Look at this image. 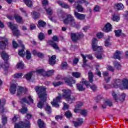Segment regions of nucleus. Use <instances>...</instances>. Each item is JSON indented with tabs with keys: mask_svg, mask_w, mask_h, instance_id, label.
Returning <instances> with one entry per match:
<instances>
[{
	"mask_svg": "<svg viewBox=\"0 0 128 128\" xmlns=\"http://www.w3.org/2000/svg\"><path fill=\"white\" fill-rule=\"evenodd\" d=\"M112 88H120L122 90H128V80L124 78L122 80L115 79L114 80L112 86L106 84L104 86L105 90Z\"/></svg>",
	"mask_w": 128,
	"mask_h": 128,
	"instance_id": "f257e3e1",
	"label": "nucleus"
},
{
	"mask_svg": "<svg viewBox=\"0 0 128 128\" xmlns=\"http://www.w3.org/2000/svg\"><path fill=\"white\" fill-rule=\"evenodd\" d=\"M34 89L40 100V101L38 103V107L39 108H42L44 106V103L46 100V88L44 86H36Z\"/></svg>",
	"mask_w": 128,
	"mask_h": 128,
	"instance_id": "f03ea898",
	"label": "nucleus"
},
{
	"mask_svg": "<svg viewBox=\"0 0 128 128\" xmlns=\"http://www.w3.org/2000/svg\"><path fill=\"white\" fill-rule=\"evenodd\" d=\"M98 44V40L96 38H94L92 40V48L94 52H97V53L95 54V56L98 60H100L102 58V47L98 46H96Z\"/></svg>",
	"mask_w": 128,
	"mask_h": 128,
	"instance_id": "7ed1b4c3",
	"label": "nucleus"
},
{
	"mask_svg": "<svg viewBox=\"0 0 128 128\" xmlns=\"http://www.w3.org/2000/svg\"><path fill=\"white\" fill-rule=\"evenodd\" d=\"M32 118V114H26L25 116L24 122H20L18 124H16L14 125V128H30V121L28 120Z\"/></svg>",
	"mask_w": 128,
	"mask_h": 128,
	"instance_id": "20e7f679",
	"label": "nucleus"
},
{
	"mask_svg": "<svg viewBox=\"0 0 128 128\" xmlns=\"http://www.w3.org/2000/svg\"><path fill=\"white\" fill-rule=\"evenodd\" d=\"M63 94L62 96L68 102V104H72L76 100V98L74 96H70L72 91L70 90H62Z\"/></svg>",
	"mask_w": 128,
	"mask_h": 128,
	"instance_id": "39448f33",
	"label": "nucleus"
},
{
	"mask_svg": "<svg viewBox=\"0 0 128 128\" xmlns=\"http://www.w3.org/2000/svg\"><path fill=\"white\" fill-rule=\"evenodd\" d=\"M59 18L60 20H63L64 24H68L72 20L74 19V18L70 14H67L66 18H64V15L62 14V16H60Z\"/></svg>",
	"mask_w": 128,
	"mask_h": 128,
	"instance_id": "423d86ee",
	"label": "nucleus"
},
{
	"mask_svg": "<svg viewBox=\"0 0 128 128\" xmlns=\"http://www.w3.org/2000/svg\"><path fill=\"white\" fill-rule=\"evenodd\" d=\"M7 24L10 28L12 30L13 34L16 36H20V31L18 30V26L10 22L7 23Z\"/></svg>",
	"mask_w": 128,
	"mask_h": 128,
	"instance_id": "0eeeda50",
	"label": "nucleus"
},
{
	"mask_svg": "<svg viewBox=\"0 0 128 128\" xmlns=\"http://www.w3.org/2000/svg\"><path fill=\"white\" fill-rule=\"evenodd\" d=\"M52 40H50L48 42V44H50L54 50H60V48H58V44L56 42H58V38L56 36H54L52 38Z\"/></svg>",
	"mask_w": 128,
	"mask_h": 128,
	"instance_id": "6e6552de",
	"label": "nucleus"
},
{
	"mask_svg": "<svg viewBox=\"0 0 128 128\" xmlns=\"http://www.w3.org/2000/svg\"><path fill=\"white\" fill-rule=\"evenodd\" d=\"M36 72L37 74H42L44 76H52L54 74V70H50L48 72H46L42 69H40L37 70Z\"/></svg>",
	"mask_w": 128,
	"mask_h": 128,
	"instance_id": "1a4fd4ad",
	"label": "nucleus"
},
{
	"mask_svg": "<svg viewBox=\"0 0 128 128\" xmlns=\"http://www.w3.org/2000/svg\"><path fill=\"white\" fill-rule=\"evenodd\" d=\"M84 86H86L87 88H88V86H90V82L88 81H84V84L83 83H80L78 84H77V89L79 92H82V90H86V87Z\"/></svg>",
	"mask_w": 128,
	"mask_h": 128,
	"instance_id": "9d476101",
	"label": "nucleus"
},
{
	"mask_svg": "<svg viewBox=\"0 0 128 128\" xmlns=\"http://www.w3.org/2000/svg\"><path fill=\"white\" fill-rule=\"evenodd\" d=\"M0 40H2L0 42V48L4 50L8 44V39L6 38L0 37Z\"/></svg>",
	"mask_w": 128,
	"mask_h": 128,
	"instance_id": "9b49d317",
	"label": "nucleus"
},
{
	"mask_svg": "<svg viewBox=\"0 0 128 128\" xmlns=\"http://www.w3.org/2000/svg\"><path fill=\"white\" fill-rule=\"evenodd\" d=\"M18 42L20 46L22 48V50H19L18 54L19 56H22V58H24V46L22 44V42L20 40H18Z\"/></svg>",
	"mask_w": 128,
	"mask_h": 128,
	"instance_id": "f8f14e48",
	"label": "nucleus"
},
{
	"mask_svg": "<svg viewBox=\"0 0 128 128\" xmlns=\"http://www.w3.org/2000/svg\"><path fill=\"white\" fill-rule=\"evenodd\" d=\"M60 95L57 96L56 98L54 99L53 102H51L52 106H54L55 108H58L60 105H58V102H60Z\"/></svg>",
	"mask_w": 128,
	"mask_h": 128,
	"instance_id": "ddd939ff",
	"label": "nucleus"
},
{
	"mask_svg": "<svg viewBox=\"0 0 128 128\" xmlns=\"http://www.w3.org/2000/svg\"><path fill=\"white\" fill-rule=\"evenodd\" d=\"M73 8L77 10L78 12H84V8H82V5L78 4V3L75 2L74 4L73 5Z\"/></svg>",
	"mask_w": 128,
	"mask_h": 128,
	"instance_id": "4468645a",
	"label": "nucleus"
},
{
	"mask_svg": "<svg viewBox=\"0 0 128 128\" xmlns=\"http://www.w3.org/2000/svg\"><path fill=\"white\" fill-rule=\"evenodd\" d=\"M81 56H82L83 58V62L84 64L82 65L83 68H84L86 66V58H89V60H92V55H84V54H81Z\"/></svg>",
	"mask_w": 128,
	"mask_h": 128,
	"instance_id": "2eb2a0df",
	"label": "nucleus"
},
{
	"mask_svg": "<svg viewBox=\"0 0 128 128\" xmlns=\"http://www.w3.org/2000/svg\"><path fill=\"white\" fill-rule=\"evenodd\" d=\"M28 92V89L26 88H24L23 87L20 86L18 89V96H20L22 94H26Z\"/></svg>",
	"mask_w": 128,
	"mask_h": 128,
	"instance_id": "dca6fc26",
	"label": "nucleus"
},
{
	"mask_svg": "<svg viewBox=\"0 0 128 128\" xmlns=\"http://www.w3.org/2000/svg\"><path fill=\"white\" fill-rule=\"evenodd\" d=\"M74 16L75 18H78V20H84V18H86V15L84 14H80L78 12L76 11L74 12Z\"/></svg>",
	"mask_w": 128,
	"mask_h": 128,
	"instance_id": "f3484780",
	"label": "nucleus"
},
{
	"mask_svg": "<svg viewBox=\"0 0 128 128\" xmlns=\"http://www.w3.org/2000/svg\"><path fill=\"white\" fill-rule=\"evenodd\" d=\"M78 122L73 121L72 122L74 124V126L76 128H78V126H82V124L84 122V120L82 118H79L77 120Z\"/></svg>",
	"mask_w": 128,
	"mask_h": 128,
	"instance_id": "a211bd4d",
	"label": "nucleus"
},
{
	"mask_svg": "<svg viewBox=\"0 0 128 128\" xmlns=\"http://www.w3.org/2000/svg\"><path fill=\"white\" fill-rule=\"evenodd\" d=\"M122 53L120 51L116 50L113 56V58L120 60L122 58Z\"/></svg>",
	"mask_w": 128,
	"mask_h": 128,
	"instance_id": "6ab92c4d",
	"label": "nucleus"
},
{
	"mask_svg": "<svg viewBox=\"0 0 128 128\" xmlns=\"http://www.w3.org/2000/svg\"><path fill=\"white\" fill-rule=\"evenodd\" d=\"M84 106V103L82 102H77V104L76 106V108L74 109V112H80V108H82Z\"/></svg>",
	"mask_w": 128,
	"mask_h": 128,
	"instance_id": "aec40b11",
	"label": "nucleus"
},
{
	"mask_svg": "<svg viewBox=\"0 0 128 128\" xmlns=\"http://www.w3.org/2000/svg\"><path fill=\"white\" fill-rule=\"evenodd\" d=\"M103 30L106 32H110V30H112V24H110V23L106 24L104 27L103 28Z\"/></svg>",
	"mask_w": 128,
	"mask_h": 128,
	"instance_id": "412c9836",
	"label": "nucleus"
},
{
	"mask_svg": "<svg viewBox=\"0 0 128 128\" xmlns=\"http://www.w3.org/2000/svg\"><path fill=\"white\" fill-rule=\"evenodd\" d=\"M80 38V34L76 33L71 34V38L73 42H76Z\"/></svg>",
	"mask_w": 128,
	"mask_h": 128,
	"instance_id": "4be33fe9",
	"label": "nucleus"
},
{
	"mask_svg": "<svg viewBox=\"0 0 128 128\" xmlns=\"http://www.w3.org/2000/svg\"><path fill=\"white\" fill-rule=\"evenodd\" d=\"M34 74H36V72L32 71L31 72L26 74L24 76V78H26V80H30L32 78V76Z\"/></svg>",
	"mask_w": 128,
	"mask_h": 128,
	"instance_id": "5701e85b",
	"label": "nucleus"
},
{
	"mask_svg": "<svg viewBox=\"0 0 128 128\" xmlns=\"http://www.w3.org/2000/svg\"><path fill=\"white\" fill-rule=\"evenodd\" d=\"M10 90L12 94H14L16 92V84H11Z\"/></svg>",
	"mask_w": 128,
	"mask_h": 128,
	"instance_id": "b1692460",
	"label": "nucleus"
},
{
	"mask_svg": "<svg viewBox=\"0 0 128 128\" xmlns=\"http://www.w3.org/2000/svg\"><path fill=\"white\" fill-rule=\"evenodd\" d=\"M58 4H60L62 6V8H69L70 9V6L66 3L62 2L60 0L58 1Z\"/></svg>",
	"mask_w": 128,
	"mask_h": 128,
	"instance_id": "393cba45",
	"label": "nucleus"
},
{
	"mask_svg": "<svg viewBox=\"0 0 128 128\" xmlns=\"http://www.w3.org/2000/svg\"><path fill=\"white\" fill-rule=\"evenodd\" d=\"M56 56L54 55L50 58H49V64L52 66H54L56 64Z\"/></svg>",
	"mask_w": 128,
	"mask_h": 128,
	"instance_id": "a878e982",
	"label": "nucleus"
},
{
	"mask_svg": "<svg viewBox=\"0 0 128 128\" xmlns=\"http://www.w3.org/2000/svg\"><path fill=\"white\" fill-rule=\"evenodd\" d=\"M65 82L70 86H72V84H76V80H73L72 78H70V79L66 80Z\"/></svg>",
	"mask_w": 128,
	"mask_h": 128,
	"instance_id": "bb28decb",
	"label": "nucleus"
},
{
	"mask_svg": "<svg viewBox=\"0 0 128 128\" xmlns=\"http://www.w3.org/2000/svg\"><path fill=\"white\" fill-rule=\"evenodd\" d=\"M102 74L104 76L106 82H110V77L108 76V72H103Z\"/></svg>",
	"mask_w": 128,
	"mask_h": 128,
	"instance_id": "cd10ccee",
	"label": "nucleus"
},
{
	"mask_svg": "<svg viewBox=\"0 0 128 128\" xmlns=\"http://www.w3.org/2000/svg\"><path fill=\"white\" fill-rule=\"evenodd\" d=\"M14 18L17 22H19L20 24H22L24 22L22 18L18 15H15Z\"/></svg>",
	"mask_w": 128,
	"mask_h": 128,
	"instance_id": "c85d7f7f",
	"label": "nucleus"
},
{
	"mask_svg": "<svg viewBox=\"0 0 128 128\" xmlns=\"http://www.w3.org/2000/svg\"><path fill=\"white\" fill-rule=\"evenodd\" d=\"M106 106H112V103L110 100L106 101L104 104L102 105V108H106Z\"/></svg>",
	"mask_w": 128,
	"mask_h": 128,
	"instance_id": "c756f323",
	"label": "nucleus"
},
{
	"mask_svg": "<svg viewBox=\"0 0 128 128\" xmlns=\"http://www.w3.org/2000/svg\"><path fill=\"white\" fill-rule=\"evenodd\" d=\"M111 19L114 22H118V20H120V16L114 14L112 16V18H111Z\"/></svg>",
	"mask_w": 128,
	"mask_h": 128,
	"instance_id": "7c9ffc66",
	"label": "nucleus"
},
{
	"mask_svg": "<svg viewBox=\"0 0 128 128\" xmlns=\"http://www.w3.org/2000/svg\"><path fill=\"white\" fill-rule=\"evenodd\" d=\"M88 76L90 82H94V74H92V72L90 71L88 72Z\"/></svg>",
	"mask_w": 128,
	"mask_h": 128,
	"instance_id": "2f4dec72",
	"label": "nucleus"
},
{
	"mask_svg": "<svg viewBox=\"0 0 128 128\" xmlns=\"http://www.w3.org/2000/svg\"><path fill=\"white\" fill-rule=\"evenodd\" d=\"M38 126L40 128H46V124L44 122V121H42V120H39L38 122Z\"/></svg>",
	"mask_w": 128,
	"mask_h": 128,
	"instance_id": "473e14b6",
	"label": "nucleus"
},
{
	"mask_svg": "<svg viewBox=\"0 0 128 128\" xmlns=\"http://www.w3.org/2000/svg\"><path fill=\"white\" fill-rule=\"evenodd\" d=\"M2 120L3 126H4V124L8 122V117L4 114L2 115Z\"/></svg>",
	"mask_w": 128,
	"mask_h": 128,
	"instance_id": "72a5a7b5",
	"label": "nucleus"
},
{
	"mask_svg": "<svg viewBox=\"0 0 128 128\" xmlns=\"http://www.w3.org/2000/svg\"><path fill=\"white\" fill-rule=\"evenodd\" d=\"M38 26V28H44V26H46V22L42 20H39Z\"/></svg>",
	"mask_w": 128,
	"mask_h": 128,
	"instance_id": "f704fd0d",
	"label": "nucleus"
},
{
	"mask_svg": "<svg viewBox=\"0 0 128 128\" xmlns=\"http://www.w3.org/2000/svg\"><path fill=\"white\" fill-rule=\"evenodd\" d=\"M115 6H116L117 10H120L124 9V4H122L121 3L115 4Z\"/></svg>",
	"mask_w": 128,
	"mask_h": 128,
	"instance_id": "c9c22d12",
	"label": "nucleus"
},
{
	"mask_svg": "<svg viewBox=\"0 0 128 128\" xmlns=\"http://www.w3.org/2000/svg\"><path fill=\"white\" fill-rule=\"evenodd\" d=\"M26 4L27 5V6H32V0H24Z\"/></svg>",
	"mask_w": 128,
	"mask_h": 128,
	"instance_id": "e433bc0d",
	"label": "nucleus"
},
{
	"mask_svg": "<svg viewBox=\"0 0 128 128\" xmlns=\"http://www.w3.org/2000/svg\"><path fill=\"white\" fill-rule=\"evenodd\" d=\"M80 73L78 72H72V76L76 78H80Z\"/></svg>",
	"mask_w": 128,
	"mask_h": 128,
	"instance_id": "4c0bfd02",
	"label": "nucleus"
},
{
	"mask_svg": "<svg viewBox=\"0 0 128 128\" xmlns=\"http://www.w3.org/2000/svg\"><path fill=\"white\" fill-rule=\"evenodd\" d=\"M22 114H26L28 112V108L22 106V108L20 110Z\"/></svg>",
	"mask_w": 128,
	"mask_h": 128,
	"instance_id": "58836bf2",
	"label": "nucleus"
},
{
	"mask_svg": "<svg viewBox=\"0 0 128 128\" xmlns=\"http://www.w3.org/2000/svg\"><path fill=\"white\" fill-rule=\"evenodd\" d=\"M114 65L117 70H120L122 68V66L118 62H114Z\"/></svg>",
	"mask_w": 128,
	"mask_h": 128,
	"instance_id": "ea45409f",
	"label": "nucleus"
},
{
	"mask_svg": "<svg viewBox=\"0 0 128 128\" xmlns=\"http://www.w3.org/2000/svg\"><path fill=\"white\" fill-rule=\"evenodd\" d=\"M32 16L33 18L36 20L38 18H40V14L38 12H34L32 14Z\"/></svg>",
	"mask_w": 128,
	"mask_h": 128,
	"instance_id": "a19ab883",
	"label": "nucleus"
},
{
	"mask_svg": "<svg viewBox=\"0 0 128 128\" xmlns=\"http://www.w3.org/2000/svg\"><path fill=\"white\" fill-rule=\"evenodd\" d=\"M20 104H30V103L28 102V101L26 98H24L21 99L20 100Z\"/></svg>",
	"mask_w": 128,
	"mask_h": 128,
	"instance_id": "79ce46f5",
	"label": "nucleus"
},
{
	"mask_svg": "<svg viewBox=\"0 0 128 128\" xmlns=\"http://www.w3.org/2000/svg\"><path fill=\"white\" fill-rule=\"evenodd\" d=\"M32 58V54H30V50H27L26 51V58L27 60H30Z\"/></svg>",
	"mask_w": 128,
	"mask_h": 128,
	"instance_id": "37998d69",
	"label": "nucleus"
},
{
	"mask_svg": "<svg viewBox=\"0 0 128 128\" xmlns=\"http://www.w3.org/2000/svg\"><path fill=\"white\" fill-rule=\"evenodd\" d=\"M45 110L48 114L52 113V108L48 105L46 106V108H45Z\"/></svg>",
	"mask_w": 128,
	"mask_h": 128,
	"instance_id": "c03bdc74",
	"label": "nucleus"
},
{
	"mask_svg": "<svg viewBox=\"0 0 128 128\" xmlns=\"http://www.w3.org/2000/svg\"><path fill=\"white\" fill-rule=\"evenodd\" d=\"M77 4H88V2L86 0H78L77 2H75Z\"/></svg>",
	"mask_w": 128,
	"mask_h": 128,
	"instance_id": "a18cd8bd",
	"label": "nucleus"
},
{
	"mask_svg": "<svg viewBox=\"0 0 128 128\" xmlns=\"http://www.w3.org/2000/svg\"><path fill=\"white\" fill-rule=\"evenodd\" d=\"M79 112H80V114L84 116H86L88 115V111L86 110H80Z\"/></svg>",
	"mask_w": 128,
	"mask_h": 128,
	"instance_id": "49530a36",
	"label": "nucleus"
},
{
	"mask_svg": "<svg viewBox=\"0 0 128 128\" xmlns=\"http://www.w3.org/2000/svg\"><path fill=\"white\" fill-rule=\"evenodd\" d=\"M68 24H70L71 26H76V20L74 18L71 20L70 22L68 23Z\"/></svg>",
	"mask_w": 128,
	"mask_h": 128,
	"instance_id": "de8ad7c7",
	"label": "nucleus"
},
{
	"mask_svg": "<svg viewBox=\"0 0 128 128\" xmlns=\"http://www.w3.org/2000/svg\"><path fill=\"white\" fill-rule=\"evenodd\" d=\"M46 12H47L49 16H52V10L50 8H46Z\"/></svg>",
	"mask_w": 128,
	"mask_h": 128,
	"instance_id": "09e8293b",
	"label": "nucleus"
},
{
	"mask_svg": "<svg viewBox=\"0 0 128 128\" xmlns=\"http://www.w3.org/2000/svg\"><path fill=\"white\" fill-rule=\"evenodd\" d=\"M126 98V94H122L120 96V97L119 98V100L120 102H124Z\"/></svg>",
	"mask_w": 128,
	"mask_h": 128,
	"instance_id": "8fccbe9b",
	"label": "nucleus"
},
{
	"mask_svg": "<svg viewBox=\"0 0 128 128\" xmlns=\"http://www.w3.org/2000/svg\"><path fill=\"white\" fill-rule=\"evenodd\" d=\"M115 34L116 36H120L122 35V30H117L114 31Z\"/></svg>",
	"mask_w": 128,
	"mask_h": 128,
	"instance_id": "3c124183",
	"label": "nucleus"
},
{
	"mask_svg": "<svg viewBox=\"0 0 128 128\" xmlns=\"http://www.w3.org/2000/svg\"><path fill=\"white\" fill-rule=\"evenodd\" d=\"M65 116L66 118H72V112L70 111H67L65 112Z\"/></svg>",
	"mask_w": 128,
	"mask_h": 128,
	"instance_id": "603ef678",
	"label": "nucleus"
},
{
	"mask_svg": "<svg viewBox=\"0 0 128 128\" xmlns=\"http://www.w3.org/2000/svg\"><path fill=\"white\" fill-rule=\"evenodd\" d=\"M18 68H24V63L22 62H20L17 64Z\"/></svg>",
	"mask_w": 128,
	"mask_h": 128,
	"instance_id": "864d4df0",
	"label": "nucleus"
},
{
	"mask_svg": "<svg viewBox=\"0 0 128 128\" xmlns=\"http://www.w3.org/2000/svg\"><path fill=\"white\" fill-rule=\"evenodd\" d=\"M22 76V73H18L14 75V78H20Z\"/></svg>",
	"mask_w": 128,
	"mask_h": 128,
	"instance_id": "5fc2aeb1",
	"label": "nucleus"
},
{
	"mask_svg": "<svg viewBox=\"0 0 128 128\" xmlns=\"http://www.w3.org/2000/svg\"><path fill=\"white\" fill-rule=\"evenodd\" d=\"M62 70H66L68 68V63L66 62L62 63Z\"/></svg>",
	"mask_w": 128,
	"mask_h": 128,
	"instance_id": "6e6d98bb",
	"label": "nucleus"
},
{
	"mask_svg": "<svg viewBox=\"0 0 128 128\" xmlns=\"http://www.w3.org/2000/svg\"><path fill=\"white\" fill-rule=\"evenodd\" d=\"M96 36L97 38H102L104 37V34H102V32H98L96 34Z\"/></svg>",
	"mask_w": 128,
	"mask_h": 128,
	"instance_id": "4d7b16f0",
	"label": "nucleus"
},
{
	"mask_svg": "<svg viewBox=\"0 0 128 128\" xmlns=\"http://www.w3.org/2000/svg\"><path fill=\"white\" fill-rule=\"evenodd\" d=\"M38 38L40 40H42L44 38V36L42 33H40L38 35Z\"/></svg>",
	"mask_w": 128,
	"mask_h": 128,
	"instance_id": "13d9d810",
	"label": "nucleus"
},
{
	"mask_svg": "<svg viewBox=\"0 0 128 128\" xmlns=\"http://www.w3.org/2000/svg\"><path fill=\"white\" fill-rule=\"evenodd\" d=\"M62 84V82H53V84H54V86H60V84Z\"/></svg>",
	"mask_w": 128,
	"mask_h": 128,
	"instance_id": "bf43d9fd",
	"label": "nucleus"
},
{
	"mask_svg": "<svg viewBox=\"0 0 128 128\" xmlns=\"http://www.w3.org/2000/svg\"><path fill=\"white\" fill-rule=\"evenodd\" d=\"M63 104H64L63 110H68V107H69L68 104L66 102H63Z\"/></svg>",
	"mask_w": 128,
	"mask_h": 128,
	"instance_id": "052dcab7",
	"label": "nucleus"
},
{
	"mask_svg": "<svg viewBox=\"0 0 128 128\" xmlns=\"http://www.w3.org/2000/svg\"><path fill=\"white\" fill-rule=\"evenodd\" d=\"M48 0H42V6H48Z\"/></svg>",
	"mask_w": 128,
	"mask_h": 128,
	"instance_id": "680f3d73",
	"label": "nucleus"
},
{
	"mask_svg": "<svg viewBox=\"0 0 128 128\" xmlns=\"http://www.w3.org/2000/svg\"><path fill=\"white\" fill-rule=\"evenodd\" d=\"M107 70H110V72H114V68L110 65L107 66Z\"/></svg>",
	"mask_w": 128,
	"mask_h": 128,
	"instance_id": "e2e57ef3",
	"label": "nucleus"
},
{
	"mask_svg": "<svg viewBox=\"0 0 128 128\" xmlns=\"http://www.w3.org/2000/svg\"><path fill=\"white\" fill-rule=\"evenodd\" d=\"M112 96L116 100V102H118V97L116 96V94L114 92H113L112 93Z\"/></svg>",
	"mask_w": 128,
	"mask_h": 128,
	"instance_id": "0e129e2a",
	"label": "nucleus"
},
{
	"mask_svg": "<svg viewBox=\"0 0 128 128\" xmlns=\"http://www.w3.org/2000/svg\"><path fill=\"white\" fill-rule=\"evenodd\" d=\"M12 44H13L14 48H16L18 46V44L16 42V41H13Z\"/></svg>",
	"mask_w": 128,
	"mask_h": 128,
	"instance_id": "69168bd1",
	"label": "nucleus"
},
{
	"mask_svg": "<svg viewBox=\"0 0 128 128\" xmlns=\"http://www.w3.org/2000/svg\"><path fill=\"white\" fill-rule=\"evenodd\" d=\"M78 58H75L73 60V64H78Z\"/></svg>",
	"mask_w": 128,
	"mask_h": 128,
	"instance_id": "338daca9",
	"label": "nucleus"
},
{
	"mask_svg": "<svg viewBox=\"0 0 128 128\" xmlns=\"http://www.w3.org/2000/svg\"><path fill=\"white\" fill-rule=\"evenodd\" d=\"M100 6H96L95 7H94V11L95 12H100Z\"/></svg>",
	"mask_w": 128,
	"mask_h": 128,
	"instance_id": "774afa93",
	"label": "nucleus"
}]
</instances>
